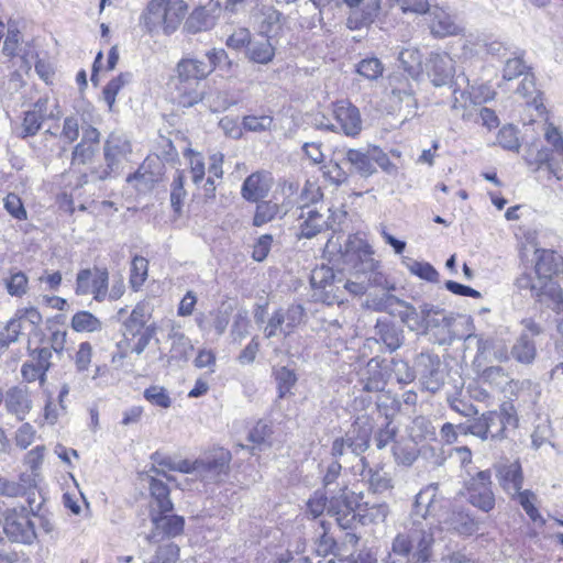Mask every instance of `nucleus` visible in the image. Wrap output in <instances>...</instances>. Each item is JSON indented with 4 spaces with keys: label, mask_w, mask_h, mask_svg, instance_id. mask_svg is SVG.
<instances>
[{
    "label": "nucleus",
    "mask_w": 563,
    "mask_h": 563,
    "mask_svg": "<svg viewBox=\"0 0 563 563\" xmlns=\"http://www.w3.org/2000/svg\"><path fill=\"white\" fill-rule=\"evenodd\" d=\"M435 543L433 523L409 520L391 541V553L407 563H430Z\"/></svg>",
    "instance_id": "nucleus-1"
},
{
    "label": "nucleus",
    "mask_w": 563,
    "mask_h": 563,
    "mask_svg": "<svg viewBox=\"0 0 563 563\" xmlns=\"http://www.w3.org/2000/svg\"><path fill=\"white\" fill-rule=\"evenodd\" d=\"M178 84V101L189 108L203 99V90L199 89L201 80L213 71L212 65L196 58H183L176 67Z\"/></svg>",
    "instance_id": "nucleus-2"
},
{
    "label": "nucleus",
    "mask_w": 563,
    "mask_h": 563,
    "mask_svg": "<svg viewBox=\"0 0 563 563\" xmlns=\"http://www.w3.org/2000/svg\"><path fill=\"white\" fill-rule=\"evenodd\" d=\"M373 424L368 416H358L343 437L334 439L331 446V455L336 460L347 456L360 457L365 465L363 453L369 448Z\"/></svg>",
    "instance_id": "nucleus-3"
},
{
    "label": "nucleus",
    "mask_w": 563,
    "mask_h": 563,
    "mask_svg": "<svg viewBox=\"0 0 563 563\" xmlns=\"http://www.w3.org/2000/svg\"><path fill=\"white\" fill-rule=\"evenodd\" d=\"M312 297L316 301L328 306L338 303L341 306L346 301L345 290L342 284V273L325 265L316 267L310 275Z\"/></svg>",
    "instance_id": "nucleus-4"
},
{
    "label": "nucleus",
    "mask_w": 563,
    "mask_h": 563,
    "mask_svg": "<svg viewBox=\"0 0 563 563\" xmlns=\"http://www.w3.org/2000/svg\"><path fill=\"white\" fill-rule=\"evenodd\" d=\"M439 484L432 483L421 489L415 499L410 520H424L441 526L449 511V503L438 493Z\"/></svg>",
    "instance_id": "nucleus-5"
},
{
    "label": "nucleus",
    "mask_w": 563,
    "mask_h": 563,
    "mask_svg": "<svg viewBox=\"0 0 563 563\" xmlns=\"http://www.w3.org/2000/svg\"><path fill=\"white\" fill-rule=\"evenodd\" d=\"M345 262L352 266L355 275H369V283L380 286L383 275L377 271L379 262L374 258L372 246L362 239L349 241L344 254Z\"/></svg>",
    "instance_id": "nucleus-6"
},
{
    "label": "nucleus",
    "mask_w": 563,
    "mask_h": 563,
    "mask_svg": "<svg viewBox=\"0 0 563 563\" xmlns=\"http://www.w3.org/2000/svg\"><path fill=\"white\" fill-rule=\"evenodd\" d=\"M332 113L336 125L320 121L317 123V126L330 131H335V128H338L342 133L351 137H355L361 133L363 129L361 112L349 100H340L333 103Z\"/></svg>",
    "instance_id": "nucleus-7"
},
{
    "label": "nucleus",
    "mask_w": 563,
    "mask_h": 563,
    "mask_svg": "<svg viewBox=\"0 0 563 563\" xmlns=\"http://www.w3.org/2000/svg\"><path fill=\"white\" fill-rule=\"evenodd\" d=\"M231 459L230 451L218 449L196 460L192 471L207 482H222L229 474Z\"/></svg>",
    "instance_id": "nucleus-8"
},
{
    "label": "nucleus",
    "mask_w": 563,
    "mask_h": 563,
    "mask_svg": "<svg viewBox=\"0 0 563 563\" xmlns=\"http://www.w3.org/2000/svg\"><path fill=\"white\" fill-rule=\"evenodd\" d=\"M305 308L300 303H291L286 309L280 308L268 319L264 334L268 339L278 334L289 335L295 328L305 321Z\"/></svg>",
    "instance_id": "nucleus-9"
},
{
    "label": "nucleus",
    "mask_w": 563,
    "mask_h": 563,
    "mask_svg": "<svg viewBox=\"0 0 563 563\" xmlns=\"http://www.w3.org/2000/svg\"><path fill=\"white\" fill-rule=\"evenodd\" d=\"M109 273L106 268L80 269L76 276L75 292L78 296L92 295L97 301H102L108 292Z\"/></svg>",
    "instance_id": "nucleus-10"
},
{
    "label": "nucleus",
    "mask_w": 563,
    "mask_h": 563,
    "mask_svg": "<svg viewBox=\"0 0 563 563\" xmlns=\"http://www.w3.org/2000/svg\"><path fill=\"white\" fill-rule=\"evenodd\" d=\"M354 493L346 487L340 489L339 495L332 496L328 505V514L333 517L338 526L343 530H352L360 521L355 512Z\"/></svg>",
    "instance_id": "nucleus-11"
},
{
    "label": "nucleus",
    "mask_w": 563,
    "mask_h": 563,
    "mask_svg": "<svg viewBox=\"0 0 563 563\" xmlns=\"http://www.w3.org/2000/svg\"><path fill=\"white\" fill-rule=\"evenodd\" d=\"M390 102L404 113L405 120L416 115L417 100L411 81L404 74L389 77Z\"/></svg>",
    "instance_id": "nucleus-12"
},
{
    "label": "nucleus",
    "mask_w": 563,
    "mask_h": 563,
    "mask_svg": "<svg viewBox=\"0 0 563 563\" xmlns=\"http://www.w3.org/2000/svg\"><path fill=\"white\" fill-rule=\"evenodd\" d=\"M131 144L125 135L121 133H111L104 142L103 156L106 168L99 175L100 179L111 177L118 174L122 162L131 153Z\"/></svg>",
    "instance_id": "nucleus-13"
},
{
    "label": "nucleus",
    "mask_w": 563,
    "mask_h": 563,
    "mask_svg": "<svg viewBox=\"0 0 563 563\" xmlns=\"http://www.w3.org/2000/svg\"><path fill=\"white\" fill-rule=\"evenodd\" d=\"M484 384L489 385L509 398L517 397L519 391L530 388L533 383L530 379H512L509 374L499 365L487 366L479 375Z\"/></svg>",
    "instance_id": "nucleus-14"
},
{
    "label": "nucleus",
    "mask_w": 563,
    "mask_h": 563,
    "mask_svg": "<svg viewBox=\"0 0 563 563\" xmlns=\"http://www.w3.org/2000/svg\"><path fill=\"white\" fill-rule=\"evenodd\" d=\"M3 531L12 542L31 544L36 538L34 523L29 519L24 507L7 511Z\"/></svg>",
    "instance_id": "nucleus-15"
},
{
    "label": "nucleus",
    "mask_w": 563,
    "mask_h": 563,
    "mask_svg": "<svg viewBox=\"0 0 563 563\" xmlns=\"http://www.w3.org/2000/svg\"><path fill=\"white\" fill-rule=\"evenodd\" d=\"M468 501L484 512L495 507V495L492 489V473L489 470L479 471L468 481Z\"/></svg>",
    "instance_id": "nucleus-16"
},
{
    "label": "nucleus",
    "mask_w": 563,
    "mask_h": 563,
    "mask_svg": "<svg viewBox=\"0 0 563 563\" xmlns=\"http://www.w3.org/2000/svg\"><path fill=\"white\" fill-rule=\"evenodd\" d=\"M144 24L148 31H153L158 25L164 26L165 33L174 32L180 23V15L172 18L169 0H152L143 14Z\"/></svg>",
    "instance_id": "nucleus-17"
},
{
    "label": "nucleus",
    "mask_w": 563,
    "mask_h": 563,
    "mask_svg": "<svg viewBox=\"0 0 563 563\" xmlns=\"http://www.w3.org/2000/svg\"><path fill=\"white\" fill-rule=\"evenodd\" d=\"M150 516L154 527L147 537L150 541L156 542L163 538H174L184 531L185 520L180 516L169 512L159 514L155 507L150 510Z\"/></svg>",
    "instance_id": "nucleus-18"
},
{
    "label": "nucleus",
    "mask_w": 563,
    "mask_h": 563,
    "mask_svg": "<svg viewBox=\"0 0 563 563\" xmlns=\"http://www.w3.org/2000/svg\"><path fill=\"white\" fill-rule=\"evenodd\" d=\"M58 117L59 113L55 114L53 111H48V99L40 98L32 109L24 112L18 135L21 139L34 136L41 130L44 120L57 119Z\"/></svg>",
    "instance_id": "nucleus-19"
},
{
    "label": "nucleus",
    "mask_w": 563,
    "mask_h": 563,
    "mask_svg": "<svg viewBox=\"0 0 563 563\" xmlns=\"http://www.w3.org/2000/svg\"><path fill=\"white\" fill-rule=\"evenodd\" d=\"M417 364L422 367L420 372L422 386L432 394L440 390L444 384V373L440 358L429 353H420Z\"/></svg>",
    "instance_id": "nucleus-20"
},
{
    "label": "nucleus",
    "mask_w": 563,
    "mask_h": 563,
    "mask_svg": "<svg viewBox=\"0 0 563 563\" xmlns=\"http://www.w3.org/2000/svg\"><path fill=\"white\" fill-rule=\"evenodd\" d=\"M486 420L492 440L505 438V430L508 426H517V411L510 401L504 402L499 410L486 412Z\"/></svg>",
    "instance_id": "nucleus-21"
},
{
    "label": "nucleus",
    "mask_w": 563,
    "mask_h": 563,
    "mask_svg": "<svg viewBox=\"0 0 563 563\" xmlns=\"http://www.w3.org/2000/svg\"><path fill=\"white\" fill-rule=\"evenodd\" d=\"M531 295L558 314H563V290L552 278L538 279V284L531 285Z\"/></svg>",
    "instance_id": "nucleus-22"
},
{
    "label": "nucleus",
    "mask_w": 563,
    "mask_h": 563,
    "mask_svg": "<svg viewBox=\"0 0 563 563\" xmlns=\"http://www.w3.org/2000/svg\"><path fill=\"white\" fill-rule=\"evenodd\" d=\"M219 13V3L210 0L207 4L196 8L190 13L184 27L191 34L208 31L216 25Z\"/></svg>",
    "instance_id": "nucleus-23"
},
{
    "label": "nucleus",
    "mask_w": 563,
    "mask_h": 563,
    "mask_svg": "<svg viewBox=\"0 0 563 563\" xmlns=\"http://www.w3.org/2000/svg\"><path fill=\"white\" fill-rule=\"evenodd\" d=\"M360 375L362 388L367 393H378L384 390L388 379L390 378L388 366L384 365V362L377 357L371 358Z\"/></svg>",
    "instance_id": "nucleus-24"
},
{
    "label": "nucleus",
    "mask_w": 563,
    "mask_h": 563,
    "mask_svg": "<svg viewBox=\"0 0 563 563\" xmlns=\"http://www.w3.org/2000/svg\"><path fill=\"white\" fill-rule=\"evenodd\" d=\"M430 32L434 37L444 38L464 34L465 27L456 21L455 15L444 9L434 7L430 10Z\"/></svg>",
    "instance_id": "nucleus-25"
},
{
    "label": "nucleus",
    "mask_w": 563,
    "mask_h": 563,
    "mask_svg": "<svg viewBox=\"0 0 563 563\" xmlns=\"http://www.w3.org/2000/svg\"><path fill=\"white\" fill-rule=\"evenodd\" d=\"M426 67L428 76L437 87L450 82L455 73L454 60L448 53H431Z\"/></svg>",
    "instance_id": "nucleus-26"
},
{
    "label": "nucleus",
    "mask_w": 563,
    "mask_h": 563,
    "mask_svg": "<svg viewBox=\"0 0 563 563\" xmlns=\"http://www.w3.org/2000/svg\"><path fill=\"white\" fill-rule=\"evenodd\" d=\"M299 220H301L299 236L305 239L316 236L325 228H333L330 217L325 218L317 208L307 203L301 207Z\"/></svg>",
    "instance_id": "nucleus-27"
},
{
    "label": "nucleus",
    "mask_w": 563,
    "mask_h": 563,
    "mask_svg": "<svg viewBox=\"0 0 563 563\" xmlns=\"http://www.w3.org/2000/svg\"><path fill=\"white\" fill-rule=\"evenodd\" d=\"M272 183L273 179L269 173L255 172L245 178L241 195L247 201L258 202L268 195Z\"/></svg>",
    "instance_id": "nucleus-28"
},
{
    "label": "nucleus",
    "mask_w": 563,
    "mask_h": 563,
    "mask_svg": "<svg viewBox=\"0 0 563 563\" xmlns=\"http://www.w3.org/2000/svg\"><path fill=\"white\" fill-rule=\"evenodd\" d=\"M4 406L9 413L23 421L32 409V400L27 387L13 386L4 394Z\"/></svg>",
    "instance_id": "nucleus-29"
},
{
    "label": "nucleus",
    "mask_w": 563,
    "mask_h": 563,
    "mask_svg": "<svg viewBox=\"0 0 563 563\" xmlns=\"http://www.w3.org/2000/svg\"><path fill=\"white\" fill-rule=\"evenodd\" d=\"M100 133L96 128L84 130L81 141L74 147L71 163L86 165L90 163L99 150Z\"/></svg>",
    "instance_id": "nucleus-30"
},
{
    "label": "nucleus",
    "mask_w": 563,
    "mask_h": 563,
    "mask_svg": "<svg viewBox=\"0 0 563 563\" xmlns=\"http://www.w3.org/2000/svg\"><path fill=\"white\" fill-rule=\"evenodd\" d=\"M374 331L376 342L384 344L390 353L398 350L404 343V330L387 319L377 320Z\"/></svg>",
    "instance_id": "nucleus-31"
},
{
    "label": "nucleus",
    "mask_w": 563,
    "mask_h": 563,
    "mask_svg": "<svg viewBox=\"0 0 563 563\" xmlns=\"http://www.w3.org/2000/svg\"><path fill=\"white\" fill-rule=\"evenodd\" d=\"M442 525L462 537H470L479 530V521L462 510H449Z\"/></svg>",
    "instance_id": "nucleus-32"
},
{
    "label": "nucleus",
    "mask_w": 563,
    "mask_h": 563,
    "mask_svg": "<svg viewBox=\"0 0 563 563\" xmlns=\"http://www.w3.org/2000/svg\"><path fill=\"white\" fill-rule=\"evenodd\" d=\"M497 478L501 488L511 497L522 488L523 474L519 462L501 465L497 471Z\"/></svg>",
    "instance_id": "nucleus-33"
},
{
    "label": "nucleus",
    "mask_w": 563,
    "mask_h": 563,
    "mask_svg": "<svg viewBox=\"0 0 563 563\" xmlns=\"http://www.w3.org/2000/svg\"><path fill=\"white\" fill-rule=\"evenodd\" d=\"M536 274L538 279L552 278L563 267V257L551 250H538Z\"/></svg>",
    "instance_id": "nucleus-34"
},
{
    "label": "nucleus",
    "mask_w": 563,
    "mask_h": 563,
    "mask_svg": "<svg viewBox=\"0 0 563 563\" xmlns=\"http://www.w3.org/2000/svg\"><path fill=\"white\" fill-rule=\"evenodd\" d=\"M372 157L373 147L366 150L349 148L344 152V161L363 177H368L376 172Z\"/></svg>",
    "instance_id": "nucleus-35"
},
{
    "label": "nucleus",
    "mask_w": 563,
    "mask_h": 563,
    "mask_svg": "<svg viewBox=\"0 0 563 563\" xmlns=\"http://www.w3.org/2000/svg\"><path fill=\"white\" fill-rule=\"evenodd\" d=\"M511 358L521 365H531L538 355L537 345L528 333H520L510 349Z\"/></svg>",
    "instance_id": "nucleus-36"
},
{
    "label": "nucleus",
    "mask_w": 563,
    "mask_h": 563,
    "mask_svg": "<svg viewBox=\"0 0 563 563\" xmlns=\"http://www.w3.org/2000/svg\"><path fill=\"white\" fill-rule=\"evenodd\" d=\"M151 318L148 305L139 302L123 323V334L125 338H135L147 327L146 323Z\"/></svg>",
    "instance_id": "nucleus-37"
},
{
    "label": "nucleus",
    "mask_w": 563,
    "mask_h": 563,
    "mask_svg": "<svg viewBox=\"0 0 563 563\" xmlns=\"http://www.w3.org/2000/svg\"><path fill=\"white\" fill-rule=\"evenodd\" d=\"M271 37L261 36L249 43L246 55L250 60L257 64H268L275 56V48L271 43Z\"/></svg>",
    "instance_id": "nucleus-38"
},
{
    "label": "nucleus",
    "mask_w": 563,
    "mask_h": 563,
    "mask_svg": "<svg viewBox=\"0 0 563 563\" xmlns=\"http://www.w3.org/2000/svg\"><path fill=\"white\" fill-rule=\"evenodd\" d=\"M390 508L389 505L385 501L383 503H372L365 501L362 506H360V522L363 525L368 523H383L386 521L389 516Z\"/></svg>",
    "instance_id": "nucleus-39"
},
{
    "label": "nucleus",
    "mask_w": 563,
    "mask_h": 563,
    "mask_svg": "<svg viewBox=\"0 0 563 563\" xmlns=\"http://www.w3.org/2000/svg\"><path fill=\"white\" fill-rule=\"evenodd\" d=\"M150 490L153 498L151 509L155 507L156 511L159 514L170 512L173 510L174 506L169 499V488L164 482L150 476Z\"/></svg>",
    "instance_id": "nucleus-40"
},
{
    "label": "nucleus",
    "mask_w": 563,
    "mask_h": 563,
    "mask_svg": "<svg viewBox=\"0 0 563 563\" xmlns=\"http://www.w3.org/2000/svg\"><path fill=\"white\" fill-rule=\"evenodd\" d=\"M537 168L541 169L545 167L548 172L556 178V180H563V154H549L548 151L541 150L538 152L536 157Z\"/></svg>",
    "instance_id": "nucleus-41"
},
{
    "label": "nucleus",
    "mask_w": 563,
    "mask_h": 563,
    "mask_svg": "<svg viewBox=\"0 0 563 563\" xmlns=\"http://www.w3.org/2000/svg\"><path fill=\"white\" fill-rule=\"evenodd\" d=\"M168 339L172 341L170 345V357L177 361H187L194 346L189 338L183 332H179L173 328L168 334Z\"/></svg>",
    "instance_id": "nucleus-42"
},
{
    "label": "nucleus",
    "mask_w": 563,
    "mask_h": 563,
    "mask_svg": "<svg viewBox=\"0 0 563 563\" xmlns=\"http://www.w3.org/2000/svg\"><path fill=\"white\" fill-rule=\"evenodd\" d=\"M398 59L401 63L405 71L411 78L418 77L422 71V54L416 47L402 48L399 52Z\"/></svg>",
    "instance_id": "nucleus-43"
},
{
    "label": "nucleus",
    "mask_w": 563,
    "mask_h": 563,
    "mask_svg": "<svg viewBox=\"0 0 563 563\" xmlns=\"http://www.w3.org/2000/svg\"><path fill=\"white\" fill-rule=\"evenodd\" d=\"M262 21L261 32L267 37H273L278 34L282 29L283 14L273 7L264 5L261 9Z\"/></svg>",
    "instance_id": "nucleus-44"
},
{
    "label": "nucleus",
    "mask_w": 563,
    "mask_h": 563,
    "mask_svg": "<svg viewBox=\"0 0 563 563\" xmlns=\"http://www.w3.org/2000/svg\"><path fill=\"white\" fill-rule=\"evenodd\" d=\"M70 325L76 332H97L102 329V322L95 314L85 310L73 316Z\"/></svg>",
    "instance_id": "nucleus-45"
},
{
    "label": "nucleus",
    "mask_w": 563,
    "mask_h": 563,
    "mask_svg": "<svg viewBox=\"0 0 563 563\" xmlns=\"http://www.w3.org/2000/svg\"><path fill=\"white\" fill-rule=\"evenodd\" d=\"M368 487L373 494L390 493L394 488V481L389 473L382 470L368 471Z\"/></svg>",
    "instance_id": "nucleus-46"
},
{
    "label": "nucleus",
    "mask_w": 563,
    "mask_h": 563,
    "mask_svg": "<svg viewBox=\"0 0 563 563\" xmlns=\"http://www.w3.org/2000/svg\"><path fill=\"white\" fill-rule=\"evenodd\" d=\"M402 264L407 267V269L420 277L421 279L438 283L439 282V273L437 269L429 263L418 262L410 257H404Z\"/></svg>",
    "instance_id": "nucleus-47"
},
{
    "label": "nucleus",
    "mask_w": 563,
    "mask_h": 563,
    "mask_svg": "<svg viewBox=\"0 0 563 563\" xmlns=\"http://www.w3.org/2000/svg\"><path fill=\"white\" fill-rule=\"evenodd\" d=\"M514 499L518 500L522 509L533 522H540L541 525L544 523V519L536 507L537 495L533 492L530 489L520 490L518 495H515Z\"/></svg>",
    "instance_id": "nucleus-48"
},
{
    "label": "nucleus",
    "mask_w": 563,
    "mask_h": 563,
    "mask_svg": "<svg viewBox=\"0 0 563 563\" xmlns=\"http://www.w3.org/2000/svg\"><path fill=\"white\" fill-rule=\"evenodd\" d=\"M421 320L426 329L440 327L442 323L449 324V321L444 314V310L438 307L423 303L420 306Z\"/></svg>",
    "instance_id": "nucleus-49"
},
{
    "label": "nucleus",
    "mask_w": 563,
    "mask_h": 563,
    "mask_svg": "<svg viewBox=\"0 0 563 563\" xmlns=\"http://www.w3.org/2000/svg\"><path fill=\"white\" fill-rule=\"evenodd\" d=\"M185 177L183 172L177 170L176 176L172 183L170 189V206L175 213L181 214L183 206L187 192L184 188Z\"/></svg>",
    "instance_id": "nucleus-50"
},
{
    "label": "nucleus",
    "mask_w": 563,
    "mask_h": 563,
    "mask_svg": "<svg viewBox=\"0 0 563 563\" xmlns=\"http://www.w3.org/2000/svg\"><path fill=\"white\" fill-rule=\"evenodd\" d=\"M388 372L395 376L397 383L399 384H410L416 378L415 371L409 366V364L402 360L393 358L390 362V367H388Z\"/></svg>",
    "instance_id": "nucleus-51"
},
{
    "label": "nucleus",
    "mask_w": 563,
    "mask_h": 563,
    "mask_svg": "<svg viewBox=\"0 0 563 563\" xmlns=\"http://www.w3.org/2000/svg\"><path fill=\"white\" fill-rule=\"evenodd\" d=\"M132 79V75L130 73L120 74L118 77L110 80L106 87L103 88V97L104 101L111 109L115 102V97L126 84H129Z\"/></svg>",
    "instance_id": "nucleus-52"
},
{
    "label": "nucleus",
    "mask_w": 563,
    "mask_h": 563,
    "mask_svg": "<svg viewBox=\"0 0 563 563\" xmlns=\"http://www.w3.org/2000/svg\"><path fill=\"white\" fill-rule=\"evenodd\" d=\"M275 379L278 385V397L284 398L288 395L297 382L296 374L292 369L283 366L275 371Z\"/></svg>",
    "instance_id": "nucleus-53"
},
{
    "label": "nucleus",
    "mask_w": 563,
    "mask_h": 563,
    "mask_svg": "<svg viewBox=\"0 0 563 563\" xmlns=\"http://www.w3.org/2000/svg\"><path fill=\"white\" fill-rule=\"evenodd\" d=\"M356 279L351 280L346 279L344 275L342 274V284L345 290V298L347 299V296H360L367 291L369 285H375V283H369V275H355Z\"/></svg>",
    "instance_id": "nucleus-54"
},
{
    "label": "nucleus",
    "mask_w": 563,
    "mask_h": 563,
    "mask_svg": "<svg viewBox=\"0 0 563 563\" xmlns=\"http://www.w3.org/2000/svg\"><path fill=\"white\" fill-rule=\"evenodd\" d=\"M148 262L143 256H135L131 265L130 284L131 287L137 290L147 277Z\"/></svg>",
    "instance_id": "nucleus-55"
},
{
    "label": "nucleus",
    "mask_w": 563,
    "mask_h": 563,
    "mask_svg": "<svg viewBox=\"0 0 563 563\" xmlns=\"http://www.w3.org/2000/svg\"><path fill=\"white\" fill-rule=\"evenodd\" d=\"M22 323V317L11 319L7 323L5 328L0 332V347H8L11 343L19 340V335L23 328Z\"/></svg>",
    "instance_id": "nucleus-56"
},
{
    "label": "nucleus",
    "mask_w": 563,
    "mask_h": 563,
    "mask_svg": "<svg viewBox=\"0 0 563 563\" xmlns=\"http://www.w3.org/2000/svg\"><path fill=\"white\" fill-rule=\"evenodd\" d=\"M356 71L368 80H375L383 75L384 66L376 57L362 59L357 64Z\"/></svg>",
    "instance_id": "nucleus-57"
},
{
    "label": "nucleus",
    "mask_w": 563,
    "mask_h": 563,
    "mask_svg": "<svg viewBox=\"0 0 563 563\" xmlns=\"http://www.w3.org/2000/svg\"><path fill=\"white\" fill-rule=\"evenodd\" d=\"M144 398L152 404L164 409L172 406V399L167 390L158 385H152L144 390Z\"/></svg>",
    "instance_id": "nucleus-58"
},
{
    "label": "nucleus",
    "mask_w": 563,
    "mask_h": 563,
    "mask_svg": "<svg viewBox=\"0 0 563 563\" xmlns=\"http://www.w3.org/2000/svg\"><path fill=\"white\" fill-rule=\"evenodd\" d=\"M278 212L277 203L272 201H261L256 206V211L253 218V224L261 227L272 221Z\"/></svg>",
    "instance_id": "nucleus-59"
},
{
    "label": "nucleus",
    "mask_w": 563,
    "mask_h": 563,
    "mask_svg": "<svg viewBox=\"0 0 563 563\" xmlns=\"http://www.w3.org/2000/svg\"><path fill=\"white\" fill-rule=\"evenodd\" d=\"M497 142L503 148L508 151L518 152L520 148L518 131L512 125H506L499 130Z\"/></svg>",
    "instance_id": "nucleus-60"
},
{
    "label": "nucleus",
    "mask_w": 563,
    "mask_h": 563,
    "mask_svg": "<svg viewBox=\"0 0 563 563\" xmlns=\"http://www.w3.org/2000/svg\"><path fill=\"white\" fill-rule=\"evenodd\" d=\"M129 183H134L137 190L143 191L151 189L157 181V177L146 169L145 165H142L137 172L130 175L126 179Z\"/></svg>",
    "instance_id": "nucleus-61"
},
{
    "label": "nucleus",
    "mask_w": 563,
    "mask_h": 563,
    "mask_svg": "<svg viewBox=\"0 0 563 563\" xmlns=\"http://www.w3.org/2000/svg\"><path fill=\"white\" fill-rule=\"evenodd\" d=\"M179 559V548L173 542L159 547L156 554L146 563H176Z\"/></svg>",
    "instance_id": "nucleus-62"
},
{
    "label": "nucleus",
    "mask_w": 563,
    "mask_h": 563,
    "mask_svg": "<svg viewBox=\"0 0 563 563\" xmlns=\"http://www.w3.org/2000/svg\"><path fill=\"white\" fill-rule=\"evenodd\" d=\"M393 455L398 464L409 466L417 460V451L413 445H405L400 442L393 444Z\"/></svg>",
    "instance_id": "nucleus-63"
},
{
    "label": "nucleus",
    "mask_w": 563,
    "mask_h": 563,
    "mask_svg": "<svg viewBox=\"0 0 563 563\" xmlns=\"http://www.w3.org/2000/svg\"><path fill=\"white\" fill-rule=\"evenodd\" d=\"M273 117L271 115H245L243 118V128L251 132H264L272 129Z\"/></svg>",
    "instance_id": "nucleus-64"
}]
</instances>
